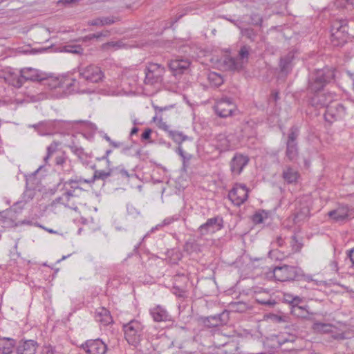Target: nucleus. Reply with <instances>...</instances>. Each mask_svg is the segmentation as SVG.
<instances>
[{
	"instance_id": "nucleus-1",
	"label": "nucleus",
	"mask_w": 354,
	"mask_h": 354,
	"mask_svg": "<svg viewBox=\"0 0 354 354\" xmlns=\"http://www.w3.org/2000/svg\"><path fill=\"white\" fill-rule=\"evenodd\" d=\"M84 184L89 185V181L88 179H85L82 176H75L68 180H65L64 178H60L57 187H61V190L64 192L62 196L57 198L55 201L66 207L76 209L77 204L73 198L78 197L79 193L85 191L82 187Z\"/></svg>"
},
{
	"instance_id": "nucleus-2",
	"label": "nucleus",
	"mask_w": 354,
	"mask_h": 354,
	"mask_svg": "<svg viewBox=\"0 0 354 354\" xmlns=\"http://www.w3.org/2000/svg\"><path fill=\"white\" fill-rule=\"evenodd\" d=\"M335 73V69L329 67L315 70L309 76L308 92L317 93L322 91L327 84L334 80Z\"/></svg>"
},
{
	"instance_id": "nucleus-3",
	"label": "nucleus",
	"mask_w": 354,
	"mask_h": 354,
	"mask_svg": "<svg viewBox=\"0 0 354 354\" xmlns=\"http://www.w3.org/2000/svg\"><path fill=\"white\" fill-rule=\"evenodd\" d=\"M252 48L250 46L243 45L241 47L236 57L226 55L223 57V64L225 70L240 71L248 63Z\"/></svg>"
},
{
	"instance_id": "nucleus-4",
	"label": "nucleus",
	"mask_w": 354,
	"mask_h": 354,
	"mask_svg": "<svg viewBox=\"0 0 354 354\" xmlns=\"http://www.w3.org/2000/svg\"><path fill=\"white\" fill-rule=\"evenodd\" d=\"M45 84L50 89L60 88L65 95L71 94L78 91L77 84L79 82L73 78L68 77H48L44 80Z\"/></svg>"
},
{
	"instance_id": "nucleus-5",
	"label": "nucleus",
	"mask_w": 354,
	"mask_h": 354,
	"mask_svg": "<svg viewBox=\"0 0 354 354\" xmlns=\"http://www.w3.org/2000/svg\"><path fill=\"white\" fill-rule=\"evenodd\" d=\"M348 39L347 21L345 19L335 20L330 26V41L333 46H344Z\"/></svg>"
},
{
	"instance_id": "nucleus-6",
	"label": "nucleus",
	"mask_w": 354,
	"mask_h": 354,
	"mask_svg": "<svg viewBox=\"0 0 354 354\" xmlns=\"http://www.w3.org/2000/svg\"><path fill=\"white\" fill-rule=\"evenodd\" d=\"M299 129L296 126L290 127L286 141V158L290 162H295L299 157V147L297 139Z\"/></svg>"
},
{
	"instance_id": "nucleus-7",
	"label": "nucleus",
	"mask_w": 354,
	"mask_h": 354,
	"mask_svg": "<svg viewBox=\"0 0 354 354\" xmlns=\"http://www.w3.org/2000/svg\"><path fill=\"white\" fill-rule=\"evenodd\" d=\"M144 326L136 319H132L123 325L124 337L129 344L136 346L141 340Z\"/></svg>"
},
{
	"instance_id": "nucleus-8",
	"label": "nucleus",
	"mask_w": 354,
	"mask_h": 354,
	"mask_svg": "<svg viewBox=\"0 0 354 354\" xmlns=\"http://www.w3.org/2000/svg\"><path fill=\"white\" fill-rule=\"evenodd\" d=\"M272 273L274 279L281 282L297 281L301 276V268L286 264L274 267Z\"/></svg>"
},
{
	"instance_id": "nucleus-9",
	"label": "nucleus",
	"mask_w": 354,
	"mask_h": 354,
	"mask_svg": "<svg viewBox=\"0 0 354 354\" xmlns=\"http://www.w3.org/2000/svg\"><path fill=\"white\" fill-rule=\"evenodd\" d=\"M165 72V68L156 63H149L145 69V84L156 85L160 84L163 80Z\"/></svg>"
},
{
	"instance_id": "nucleus-10",
	"label": "nucleus",
	"mask_w": 354,
	"mask_h": 354,
	"mask_svg": "<svg viewBox=\"0 0 354 354\" xmlns=\"http://www.w3.org/2000/svg\"><path fill=\"white\" fill-rule=\"evenodd\" d=\"M214 110L219 117L227 118L233 115L236 105L231 97H223L217 100Z\"/></svg>"
},
{
	"instance_id": "nucleus-11",
	"label": "nucleus",
	"mask_w": 354,
	"mask_h": 354,
	"mask_svg": "<svg viewBox=\"0 0 354 354\" xmlns=\"http://www.w3.org/2000/svg\"><path fill=\"white\" fill-rule=\"evenodd\" d=\"M248 189L244 184L236 183L228 193V198L236 206H240L248 199Z\"/></svg>"
},
{
	"instance_id": "nucleus-12",
	"label": "nucleus",
	"mask_w": 354,
	"mask_h": 354,
	"mask_svg": "<svg viewBox=\"0 0 354 354\" xmlns=\"http://www.w3.org/2000/svg\"><path fill=\"white\" fill-rule=\"evenodd\" d=\"M223 227V219L222 217L217 216L207 219L205 223L198 227V232L201 236H205L215 233L221 230Z\"/></svg>"
},
{
	"instance_id": "nucleus-13",
	"label": "nucleus",
	"mask_w": 354,
	"mask_h": 354,
	"mask_svg": "<svg viewBox=\"0 0 354 354\" xmlns=\"http://www.w3.org/2000/svg\"><path fill=\"white\" fill-rule=\"evenodd\" d=\"M346 114V108L341 103L330 104L324 113L326 121L333 123L334 121L342 120Z\"/></svg>"
},
{
	"instance_id": "nucleus-14",
	"label": "nucleus",
	"mask_w": 354,
	"mask_h": 354,
	"mask_svg": "<svg viewBox=\"0 0 354 354\" xmlns=\"http://www.w3.org/2000/svg\"><path fill=\"white\" fill-rule=\"evenodd\" d=\"M80 76L88 82L97 83L102 80L103 74L99 67L90 65L80 70Z\"/></svg>"
},
{
	"instance_id": "nucleus-15",
	"label": "nucleus",
	"mask_w": 354,
	"mask_h": 354,
	"mask_svg": "<svg viewBox=\"0 0 354 354\" xmlns=\"http://www.w3.org/2000/svg\"><path fill=\"white\" fill-rule=\"evenodd\" d=\"M81 348L87 354H105L107 351L106 344L100 339H88L81 345Z\"/></svg>"
},
{
	"instance_id": "nucleus-16",
	"label": "nucleus",
	"mask_w": 354,
	"mask_h": 354,
	"mask_svg": "<svg viewBox=\"0 0 354 354\" xmlns=\"http://www.w3.org/2000/svg\"><path fill=\"white\" fill-rule=\"evenodd\" d=\"M0 78H3L6 83L16 88H20L24 84L21 71L16 73L12 68H6L0 72Z\"/></svg>"
},
{
	"instance_id": "nucleus-17",
	"label": "nucleus",
	"mask_w": 354,
	"mask_h": 354,
	"mask_svg": "<svg viewBox=\"0 0 354 354\" xmlns=\"http://www.w3.org/2000/svg\"><path fill=\"white\" fill-rule=\"evenodd\" d=\"M188 281L189 279L185 274H176L174 277L172 293L178 297H185Z\"/></svg>"
},
{
	"instance_id": "nucleus-18",
	"label": "nucleus",
	"mask_w": 354,
	"mask_h": 354,
	"mask_svg": "<svg viewBox=\"0 0 354 354\" xmlns=\"http://www.w3.org/2000/svg\"><path fill=\"white\" fill-rule=\"evenodd\" d=\"M352 212L348 205H343L328 213L329 218L334 222L344 223L351 216Z\"/></svg>"
},
{
	"instance_id": "nucleus-19",
	"label": "nucleus",
	"mask_w": 354,
	"mask_h": 354,
	"mask_svg": "<svg viewBox=\"0 0 354 354\" xmlns=\"http://www.w3.org/2000/svg\"><path fill=\"white\" fill-rule=\"evenodd\" d=\"M21 74L25 81L41 82L46 79L47 73L34 68H24L21 69Z\"/></svg>"
},
{
	"instance_id": "nucleus-20",
	"label": "nucleus",
	"mask_w": 354,
	"mask_h": 354,
	"mask_svg": "<svg viewBox=\"0 0 354 354\" xmlns=\"http://www.w3.org/2000/svg\"><path fill=\"white\" fill-rule=\"evenodd\" d=\"M229 320V312L223 310L221 313L207 317L204 319V324L209 327H216L220 325H225Z\"/></svg>"
},
{
	"instance_id": "nucleus-21",
	"label": "nucleus",
	"mask_w": 354,
	"mask_h": 354,
	"mask_svg": "<svg viewBox=\"0 0 354 354\" xmlns=\"http://www.w3.org/2000/svg\"><path fill=\"white\" fill-rule=\"evenodd\" d=\"M249 158L241 153H236L230 161V169L233 174L239 175L248 165Z\"/></svg>"
},
{
	"instance_id": "nucleus-22",
	"label": "nucleus",
	"mask_w": 354,
	"mask_h": 354,
	"mask_svg": "<svg viewBox=\"0 0 354 354\" xmlns=\"http://www.w3.org/2000/svg\"><path fill=\"white\" fill-rule=\"evenodd\" d=\"M295 53L292 51L288 52L286 55L281 57L279 67L280 73L283 75H288L291 73L293 67Z\"/></svg>"
},
{
	"instance_id": "nucleus-23",
	"label": "nucleus",
	"mask_w": 354,
	"mask_h": 354,
	"mask_svg": "<svg viewBox=\"0 0 354 354\" xmlns=\"http://www.w3.org/2000/svg\"><path fill=\"white\" fill-rule=\"evenodd\" d=\"M38 344L35 340L20 341L17 346V354H36Z\"/></svg>"
},
{
	"instance_id": "nucleus-24",
	"label": "nucleus",
	"mask_w": 354,
	"mask_h": 354,
	"mask_svg": "<svg viewBox=\"0 0 354 354\" xmlns=\"http://www.w3.org/2000/svg\"><path fill=\"white\" fill-rule=\"evenodd\" d=\"M190 64L188 59L176 58L169 62V67L176 75L183 73L189 68Z\"/></svg>"
},
{
	"instance_id": "nucleus-25",
	"label": "nucleus",
	"mask_w": 354,
	"mask_h": 354,
	"mask_svg": "<svg viewBox=\"0 0 354 354\" xmlns=\"http://www.w3.org/2000/svg\"><path fill=\"white\" fill-rule=\"evenodd\" d=\"M281 176L288 184H293L297 182L300 175L297 169L290 165H286L283 170Z\"/></svg>"
},
{
	"instance_id": "nucleus-26",
	"label": "nucleus",
	"mask_w": 354,
	"mask_h": 354,
	"mask_svg": "<svg viewBox=\"0 0 354 354\" xmlns=\"http://www.w3.org/2000/svg\"><path fill=\"white\" fill-rule=\"evenodd\" d=\"M149 312L153 321L156 322H166L169 319V313L160 305L151 308Z\"/></svg>"
},
{
	"instance_id": "nucleus-27",
	"label": "nucleus",
	"mask_w": 354,
	"mask_h": 354,
	"mask_svg": "<svg viewBox=\"0 0 354 354\" xmlns=\"http://www.w3.org/2000/svg\"><path fill=\"white\" fill-rule=\"evenodd\" d=\"M310 215V209L306 204H299L296 207L295 212L292 214L293 221L295 223H299L303 221Z\"/></svg>"
},
{
	"instance_id": "nucleus-28",
	"label": "nucleus",
	"mask_w": 354,
	"mask_h": 354,
	"mask_svg": "<svg viewBox=\"0 0 354 354\" xmlns=\"http://www.w3.org/2000/svg\"><path fill=\"white\" fill-rule=\"evenodd\" d=\"M95 320L104 326H107L113 322L112 317L109 310L104 307L99 308L95 313Z\"/></svg>"
},
{
	"instance_id": "nucleus-29",
	"label": "nucleus",
	"mask_w": 354,
	"mask_h": 354,
	"mask_svg": "<svg viewBox=\"0 0 354 354\" xmlns=\"http://www.w3.org/2000/svg\"><path fill=\"white\" fill-rule=\"evenodd\" d=\"M72 153H73L83 164H88L91 156L84 149L75 143L73 142L68 145Z\"/></svg>"
},
{
	"instance_id": "nucleus-30",
	"label": "nucleus",
	"mask_w": 354,
	"mask_h": 354,
	"mask_svg": "<svg viewBox=\"0 0 354 354\" xmlns=\"http://www.w3.org/2000/svg\"><path fill=\"white\" fill-rule=\"evenodd\" d=\"M115 174V170L112 169V167H108L106 170H95L93 176L88 179L89 185L91 186L92 184L94 183L95 180H106L109 177H113V175Z\"/></svg>"
},
{
	"instance_id": "nucleus-31",
	"label": "nucleus",
	"mask_w": 354,
	"mask_h": 354,
	"mask_svg": "<svg viewBox=\"0 0 354 354\" xmlns=\"http://www.w3.org/2000/svg\"><path fill=\"white\" fill-rule=\"evenodd\" d=\"M16 345V341L9 337H0V352L1 354H11Z\"/></svg>"
},
{
	"instance_id": "nucleus-32",
	"label": "nucleus",
	"mask_w": 354,
	"mask_h": 354,
	"mask_svg": "<svg viewBox=\"0 0 354 354\" xmlns=\"http://www.w3.org/2000/svg\"><path fill=\"white\" fill-rule=\"evenodd\" d=\"M308 306H301L299 305H295L294 307L291 308V313L300 318H307L310 313L308 310H307Z\"/></svg>"
},
{
	"instance_id": "nucleus-33",
	"label": "nucleus",
	"mask_w": 354,
	"mask_h": 354,
	"mask_svg": "<svg viewBox=\"0 0 354 354\" xmlns=\"http://www.w3.org/2000/svg\"><path fill=\"white\" fill-rule=\"evenodd\" d=\"M207 80L209 84L214 87H218L223 83L222 76L216 72H209L207 75Z\"/></svg>"
},
{
	"instance_id": "nucleus-34",
	"label": "nucleus",
	"mask_w": 354,
	"mask_h": 354,
	"mask_svg": "<svg viewBox=\"0 0 354 354\" xmlns=\"http://www.w3.org/2000/svg\"><path fill=\"white\" fill-rule=\"evenodd\" d=\"M284 302L290 305L291 308L295 305H299L302 302V299L299 296H294L289 293H284L283 296Z\"/></svg>"
},
{
	"instance_id": "nucleus-35",
	"label": "nucleus",
	"mask_w": 354,
	"mask_h": 354,
	"mask_svg": "<svg viewBox=\"0 0 354 354\" xmlns=\"http://www.w3.org/2000/svg\"><path fill=\"white\" fill-rule=\"evenodd\" d=\"M334 326L325 324L322 322H317L314 324L313 328L319 333H328L330 334V332H333Z\"/></svg>"
},
{
	"instance_id": "nucleus-36",
	"label": "nucleus",
	"mask_w": 354,
	"mask_h": 354,
	"mask_svg": "<svg viewBox=\"0 0 354 354\" xmlns=\"http://www.w3.org/2000/svg\"><path fill=\"white\" fill-rule=\"evenodd\" d=\"M59 145V142L53 141L49 146H48L46 155L44 157V161L46 164H48L49 159L53 156V155L56 153Z\"/></svg>"
},
{
	"instance_id": "nucleus-37",
	"label": "nucleus",
	"mask_w": 354,
	"mask_h": 354,
	"mask_svg": "<svg viewBox=\"0 0 354 354\" xmlns=\"http://www.w3.org/2000/svg\"><path fill=\"white\" fill-rule=\"evenodd\" d=\"M168 134L169 136L172 138L174 142L178 144H180L183 141L188 139L187 136L178 131H168Z\"/></svg>"
},
{
	"instance_id": "nucleus-38",
	"label": "nucleus",
	"mask_w": 354,
	"mask_h": 354,
	"mask_svg": "<svg viewBox=\"0 0 354 354\" xmlns=\"http://www.w3.org/2000/svg\"><path fill=\"white\" fill-rule=\"evenodd\" d=\"M241 34L252 42L255 41L257 37V32L251 28H241Z\"/></svg>"
},
{
	"instance_id": "nucleus-39",
	"label": "nucleus",
	"mask_w": 354,
	"mask_h": 354,
	"mask_svg": "<svg viewBox=\"0 0 354 354\" xmlns=\"http://www.w3.org/2000/svg\"><path fill=\"white\" fill-rule=\"evenodd\" d=\"M330 334L333 339L337 341H342L348 338L347 335L348 333L342 332L335 326L333 327V332H330Z\"/></svg>"
},
{
	"instance_id": "nucleus-40",
	"label": "nucleus",
	"mask_w": 354,
	"mask_h": 354,
	"mask_svg": "<svg viewBox=\"0 0 354 354\" xmlns=\"http://www.w3.org/2000/svg\"><path fill=\"white\" fill-rule=\"evenodd\" d=\"M113 170H115V174L113 177L119 178L120 177L124 179H128L130 177L129 172L122 167L119 166L116 167H112Z\"/></svg>"
},
{
	"instance_id": "nucleus-41",
	"label": "nucleus",
	"mask_w": 354,
	"mask_h": 354,
	"mask_svg": "<svg viewBox=\"0 0 354 354\" xmlns=\"http://www.w3.org/2000/svg\"><path fill=\"white\" fill-rule=\"evenodd\" d=\"M262 17L257 13H252L250 17V20L247 21L244 19V21L248 24H253L255 26H261Z\"/></svg>"
},
{
	"instance_id": "nucleus-42",
	"label": "nucleus",
	"mask_w": 354,
	"mask_h": 354,
	"mask_svg": "<svg viewBox=\"0 0 354 354\" xmlns=\"http://www.w3.org/2000/svg\"><path fill=\"white\" fill-rule=\"evenodd\" d=\"M68 158L66 155L65 152L62 151L57 154L55 159V166L57 167L59 166H62L65 163L69 162Z\"/></svg>"
},
{
	"instance_id": "nucleus-43",
	"label": "nucleus",
	"mask_w": 354,
	"mask_h": 354,
	"mask_svg": "<svg viewBox=\"0 0 354 354\" xmlns=\"http://www.w3.org/2000/svg\"><path fill=\"white\" fill-rule=\"evenodd\" d=\"M59 173L63 174L64 175H70L73 171V167L71 163V161L65 163L62 166L57 167Z\"/></svg>"
},
{
	"instance_id": "nucleus-44",
	"label": "nucleus",
	"mask_w": 354,
	"mask_h": 354,
	"mask_svg": "<svg viewBox=\"0 0 354 354\" xmlns=\"http://www.w3.org/2000/svg\"><path fill=\"white\" fill-rule=\"evenodd\" d=\"M122 46L121 41H110L102 44V48L103 50L114 49L116 50Z\"/></svg>"
},
{
	"instance_id": "nucleus-45",
	"label": "nucleus",
	"mask_w": 354,
	"mask_h": 354,
	"mask_svg": "<svg viewBox=\"0 0 354 354\" xmlns=\"http://www.w3.org/2000/svg\"><path fill=\"white\" fill-rule=\"evenodd\" d=\"M177 153L183 158V167H185L186 162H189V160L191 159L192 155H190L189 153H185L180 146H179L178 147Z\"/></svg>"
},
{
	"instance_id": "nucleus-46",
	"label": "nucleus",
	"mask_w": 354,
	"mask_h": 354,
	"mask_svg": "<svg viewBox=\"0 0 354 354\" xmlns=\"http://www.w3.org/2000/svg\"><path fill=\"white\" fill-rule=\"evenodd\" d=\"M66 52L71 53L73 54H82L83 48L80 46L73 45V46H66L64 47Z\"/></svg>"
},
{
	"instance_id": "nucleus-47",
	"label": "nucleus",
	"mask_w": 354,
	"mask_h": 354,
	"mask_svg": "<svg viewBox=\"0 0 354 354\" xmlns=\"http://www.w3.org/2000/svg\"><path fill=\"white\" fill-rule=\"evenodd\" d=\"M108 35H109L108 31H106L104 33V32H97V33L89 34L83 37V41L86 42V41L92 40L93 39H98L101 37H106Z\"/></svg>"
},
{
	"instance_id": "nucleus-48",
	"label": "nucleus",
	"mask_w": 354,
	"mask_h": 354,
	"mask_svg": "<svg viewBox=\"0 0 354 354\" xmlns=\"http://www.w3.org/2000/svg\"><path fill=\"white\" fill-rule=\"evenodd\" d=\"M291 247L294 252H299L302 248V244L298 241L295 236H292Z\"/></svg>"
},
{
	"instance_id": "nucleus-49",
	"label": "nucleus",
	"mask_w": 354,
	"mask_h": 354,
	"mask_svg": "<svg viewBox=\"0 0 354 354\" xmlns=\"http://www.w3.org/2000/svg\"><path fill=\"white\" fill-rule=\"evenodd\" d=\"M197 247V245L193 241H187L184 245V250L187 253L193 252Z\"/></svg>"
},
{
	"instance_id": "nucleus-50",
	"label": "nucleus",
	"mask_w": 354,
	"mask_h": 354,
	"mask_svg": "<svg viewBox=\"0 0 354 354\" xmlns=\"http://www.w3.org/2000/svg\"><path fill=\"white\" fill-rule=\"evenodd\" d=\"M257 303L269 306L272 307L276 304V301L274 299H256Z\"/></svg>"
},
{
	"instance_id": "nucleus-51",
	"label": "nucleus",
	"mask_w": 354,
	"mask_h": 354,
	"mask_svg": "<svg viewBox=\"0 0 354 354\" xmlns=\"http://www.w3.org/2000/svg\"><path fill=\"white\" fill-rule=\"evenodd\" d=\"M172 222H173V218H166L165 219L163 220V221L160 224H158L155 227H153L151 230V232H153L156 230H158L159 227L168 225L171 224Z\"/></svg>"
},
{
	"instance_id": "nucleus-52",
	"label": "nucleus",
	"mask_w": 354,
	"mask_h": 354,
	"mask_svg": "<svg viewBox=\"0 0 354 354\" xmlns=\"http://www.w3.org/2000/svg\"><path fill=\"white\" fill-rule=\"evenodd\" d=\"M263 214L260 212H257L252 216V221L256 224H259L263 221Z\"/></svg>"
},
{
	"instance_id": "nucleus-53",
	"label": "nucleus",
	"mask_w": 354,
	"mask_h": 354,
	"mask_svg": "<svg viewBox=\"0 0 354 354\" xmlns=\"http://www.w3.org/2000/svg\"><path fill=\"white\" fill-rule=\"evenodd\" d=\"M152 133V130L149 128L146 129L144 132L141 135L142 140H148L149 142H151L150 140L151 134Z\"/></svg>"
},
{
	"instance_id": "nucleus-54",
	"label": "nucleus",
	"mask_w": 354,
	"mask_h": 354,
	"mask_svg": "<svg viewBox=\"0 0 354 354\" xmlns=\"http://www.w3.org/2000/svg\"><path fill=\"white\" fill-rule=\"evenodd\" d=\"M301 274L299 277L297 278V281H304L307 282L313 281V277L310 274H305L302 269L301 268Z\"/></svg>"
},
{
	"instance_id": "nucleus-55",
	"label": "nucleus",
	"mask_w": 354,
	"mask_h": 354,
	"mask_svg": "<svg viewBox=\"0 0 354 354\" xmlns=\"http://www.w3.org/2000/svg\"><path fill=\"white\" fill-rule=\"evenodd\" d=\"M301 274L299 277L297 278V281H304L307 282L313 281V277L310 274H305L302 269L301 268Z\"/></svg>"
},
{
	"instance_id": "nucleus-56",
	"label": "nucleus",
	"mask_w": 354,
	"mask_h": 354,
	"mask_svg": "<svg viewBox=\"0 0 354 354\" xmlns=\"http://www.w3.org/2000/svg\"><path fill=\"white\" fill-rule=\"evenodd\" d=\"M41 354H55V351L51 346H44L42 348Z\"/></svg>"
},
{
	"instance_id": "nucleus-57",
	"label": "nucleus",
	"mask_w": 354,
	"mask_h": 354,
	"mask_svg": "<svg viewBox=\"0 0 354 354\" xmlns=\"http://www.w3.org/2000/svg\"><path fill=\"white\" fill-rule=\"evenodd\" d=\"M114 21L113 17H102V26L111 25Z\"/></svg>"
},
{
	"instance_id": "nucleus-58",
	"label": "nucleus",
	"mask_w": 354,
	"mask_h": 354,
	"mask_svg": "<svg viewBox=\"0 0 354 354\" xmlns=\"http://www.w3.org/2000/svg\"><path fill=\"white\" fill-rule=\"evenodd\" d=\"M279 253V251L277 250H271L269 252V257L271 259H275L276 260H280L282 259V257L278 256Z\"/></svg>"
},
{
	"instance_id": "nucleus-59",
	"label": "nucleus",
	"mask_w": 354,
	"mask_h": 354,
	"mask_svg": "<svg viewBox=\"0 0 354 354\" xmlns=\"http://www.w3.org/2000/svg\"><path fill=\"white\" fill-rule=\"evenodd\" d=\"M111 153H112V150L108 149V150L106 151L105 154L102 158H99V160H105L106 161L108 167L111 166V162L109 160V156Z\"/></svg>"
},
{
	"instance_id": "nucleus-60",
	"label": "nucleus",
	"mask_w": 354,
	"mask_h": 354,
	"mask_svg": "<svg viewBox=\"0 0 354 354\" xmlns=\"http://www.w3.org/2000/svg\"><path fill=\"white\" fill-rule=\"evenodd\" d=\"M232 23H233L240 30H241V28H243V23L245 22L244 20H232L229 19Z\"/></svg>"
},
{
	"instance_id": "nucleus-61",
	"label": "nucleus",
	"mask_w": 354,
	"mask_h": 354,
	"mask_svg": "<svg viewBox=\"0 0 354 354\" xmlns=\"http://www.w3.org/2000/svg\"><path fill=\"white\" fill-rule=\"evenodd\" d=\"M153 108L155 109V111L157 112H162L163 111H166V110H168L169 108L172 107V106H164V107H161V106H158V105H156L154 104H153L152 105Z\"/></svg>"
},
{
	"instance_id": "nucleus-62",
	"label": "nucleus",
	"mask_w": 354,
	"mask_h": 354,
	"mask_svg": "<svg viewBox=\"0 0 354 354\" xmlns=\"http://www.w3.org/2000/svg\"><path fill=\"white\" fill-rule=\"evenodd\" d=\"M90 26H102V18H97L92 21H88Z\"/></svg>"
},
{
	"instance_id": "nucleus-63",
	"label": "nucleus",
	"mask_w": 354,
	"mask_h": 354,
	"mask_svg": "<svg viewBox=\"0 0 354 354\" xmlns=\"http://www.w3.org/2000/svg\"><path fill=\"white\" fill-rule=\"evenodd\" d=\"M46 124V122H41L38 124H33L32 127L35 129L37 130L40 134H44L43 133L40 132L39 131V128L40 127H44Z\"/></svg>"
},
{
	"instance_id": "nucleus-64",
	"label": "nucleus",
	"mask_w": 354,
	"mask_h": 354,
	"mask_svg": "<svg viewBox=\"0 0 354 354\" xmlns=\"http://www.w3.org/2000/svg\"><path fill=\"white\" fill-rule=\"evenodd\" d=\"M348 255L352 262L353 266H354V248L349 251Z\"/></svg>"
}]
</instances>
